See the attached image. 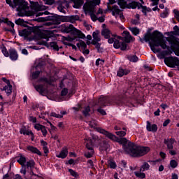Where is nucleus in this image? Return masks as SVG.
<instances>
[{
	"mask_svg": "<svg viewBox=\"0 0 179 179\" xmlns=\"http://www.w3.org/2000/svg\"><path fill=\"white\" fill-rule=\"evenodd\" d=\"M128 73H129V70L128 69L120 68L117 71V76H119L120 78H122V76L128 75Z\"/></svg>",
	"mask_w": 179,
	"mask_h": 179,
	"instance_id": "obj_25",
	"label": "nucleus"
},
{
	"mask_svg": "<svg viewBox=\"0 0 179 179\" xmlns=\"http://www.w3.org/2000/svg\"><path fill=\"white\" fill-rule=\"evenodd\" d=\"M6 2L9 6L15 9L16 8V10L18 12L19 16H26V13H27V10H29V6L27 3L23 1V0H6Z\"/></svg>",
	"mask_w": 179,
	"mask_h": 179,
	"instance_id": "obj_3",
	"label": "nucleus"
},
{
	"mask_svg": "<svg viewBox=\"0 0 179 179\" xmlns=\"http://www.w3.org/2000/svg\"><path fill=\"white\" fill-rule=\"evenodd\" d=\"M76 45L77 47H78V48H80V47H82V48H84V50L87 47V45H86V43H85V41H80V42L78 43Z\"/></svg>",
	"mask_w": 179,
	"mask_h": 179,
	"instance_id": "obj_40",
	"label": "nucleus"
},
{
	"mask_svg": "<svg viewBox=\"0 0 179 179\" xmlns=\"http://www.w3.org/2000/svg\"><path fill=\"white\" fill-rule=\"evenodd\" d=\"M176 19H179V11L177 10H173Z\"/></svg>",
	"mask_w": 179,
	"mask_h": 179,
	"instance_id": "obj_64",
	"label": "nucleus"
},
{
	"mask_svg": "<svg viewBox=\"0 0 179 179\" xmlns=\"http://www.w3.org/2000/svg\"><path fill=\"white\" fill-rule=\"evenodd\" d=\"M68 156V149L67 148H63L62 151L57 155V157H59L60 159H65Z\"/></svg>",
	"mask_w": 179,
	"mask_h": 179,
	"instance_id": "obj_24",
	"label": "nucleus"
},
{
	"mask_svg": "<svg viewBox=\"0 0 179 179\" xmlns=\"http://www.w3.org/2000/svg\"><path fill=\"white\" fill-rule=\"evenodd\" d=\"M43 80L45 82V84H41L38 85H34V88L36 89V92H38L42 96H45L47 93H48V90H47V85H48V79L43 78Z\"/></svg>",
	"mask_w": 179,
	"mask_h": 179,
	"instance_id": "obj_10",
	"label": "nucleus"
},
{
	"mask_svg": "<svg viewBox=\"0 0 179 179\" xmlns=\"http://www.w3.org/2000/svg\"><path fill=\"white\" fill-rule=\"evenodd\" d=\"M92 37L94 38V41L99 42L101 40L100 36H99V31H96L93 32Z\"/></svg>",
	"mask_w": 179,
	"mask_h": 179,
	"instance_id": "obj_37",
	"label": "nucleus"
},
{
	"mask_svg": "<svg viewBox=\"0 0 179 179\" xmlns=\"http://www.w3.org/2000/svg\"><path fill=\"white\" fill-rule=\"evenodd\" d=\"M62 31L64 33H72V34L77 36L78 38H86V36L83 33H82L80 30L75 28L72 24H69L67 27H63Z\"/></svg>",
	"mask_w": 179,
	"mask_h": 179,
	"instance_id": "obj_6",
	"label": "nucleus"
},
{
	"mask_svg": "<svg viewBox=\"0 0 179 179\" xmlns=\"http://www.w3.org/2000/svg\"><path fill=\"white\" fill-rule=\"evenodd\" d=\"M140 41L142 43H143V41L146 43L149 42L150 47L155 54L160 51V49H156L155 47H162L163 50H168L163 52L164 55H169V54L171 53L170 47L167 46L166 41L163 38V34L160 32H155L153 34H145L143 39L141 38Z\"/></svg>",
	"mask_w": 179,
	"mask_h": 179,
	"instance_id": "obj_2",
	"label": "nucleus"
},
{
	"mask_svg": "<svg viewBox=\"0 0 179 179\" xmlns=\"http://www.w3.org/2000/svg\"><path fill=\"white\" fill-rule=\"evenodd\" d=\"M41 143L43 146V149L47 148V145H48L47 142L44 141L43 140L41 141Z\"/></svg>",
	"mask_w": 179,
	"mask_h": 179,
	"instance_id": "obj_62",
	"label": "nucleus"
},
{
	"mask_svg": "<svg viewBox=\"0 0 179 179\" xmlns=\"http://www.w3.org/2000/svg\"><path fill=\"white\" fill-rule=\"evenodd\" d=\"M0 48L4 57H9V51L8 52V50L6 49V47H5V45H1Z\"/></svg>",
	"mask_w": 179,
	"mask_h": 179,
	"instance_id": "obj_34",
	"label": "nucleus"
},
{
	"mask_svg": "<svg viewBox=\"0 0 179 179\" xmlns=\"http://www.w3.org/2000/svg\"><path fill=\"white\" fill-rule=\"evenodd\" d=\"M129 30H130L134 36H138V34H139V29L137 27H129Z\"/></svg>",
	"mask_w": 179,
	"mask_h": 179,
	"instance_id": "obj_38",
	"label": "nucleus"
},
{
	"mask_svg": "<svg viewBox=\"0 0 179 179\" xmlns=\"http://www.w3.org/2000/svg\"><path fill=\"white\" fill-rule=\"evenodd\" d=\"M118 5L122 8L127 5V1L125 0H118Z\"/></svg>",
	"mask_w": 179,
	"mask_h": 179,
	"instance_id": "obj_50",
	"label": "nucleus"
},
{
	"mask_svg": "<svg viewBox=\"0 0 179 179\" xmlns=\"http://www.w3.org/2000/svg\"><path fill=\"white\" fill-rule=\"evenodd\" d=\"M41 38L43 40V41L45 45H48V47H50V48H53L55 51L59 50V47L58 46V44L57 43V42L52 41V42L48 43V41H51L52 40V36H51V34H50V33L45 32V33L41 34Z\"/></svg>",
	"mask_w": 179,
	"mask_h": 179,
	"instance_id": "obj_5",
	"label": "nucleus"
},
{
	"mask_svg": "<svg viewBox=\"0 0 179 179\" xmlns=\"http://www.w3.org/2000/svg\"><path fill=\"white\" fill-rule=\"evenodd\" d=\"M15 24H22L23 23V20L22 19H18L15 20Z\"/></svg>",
	"mask_w": 179,
	"mask_h": 179,
	"instance_id": "obj_61",
	"label": "nucleus"
},
{
	"mask_svg": "<svg viewBox=\"0 0 179 179\" xmlns=\"http://www.w3.org/2000/svg\"><path fill=\"white\" fill-rule=\"evenodd\" d=\"M164 143L166 145V148L168 150L173 149V145L174 144V139L173 138H168L164 140Z\"/></svg>",
	"mask_w": 179,
	"mask_h": 179,
	"instance_id": "obj_20",
	"label": "nucleus"
},
{
	"mask_svg": "<svg viewBox=\"0 0 179 179\" xmlns=\"http://www.w3.org/2000/svg\"><path fill=\"white\" fill-rule=\"evenodd\" d=\"M108 166L110 169H115L117 167V164L115 162L109 161Z\"/></svg>",
	"mask_w": 179,
	"mask_h": 179,
	"instance_id": "obj_47",
	"label": "nucleus"
},
{
	"mask_svg": "<svg viewBox=\"0 0 179 179\" xmlns=\"http://www.w3.org/2000/svg\"><path fill=\"white\" fill-rule=\"evenodd\" d=\"M27 150H29V152H31V153H36V155H38V156H41V152H40V150H38V149H37V148L31 145H28L27 146Z\"/></svg>",
	"mask_w": 179,
	"mask_h": 179,
	"instance_id": "obj_23",
	"label": "nucleus"
},
{
	"mask_svg": "<svg viewBox=\"0 0 179 179\" xmlns=\"http://www.w3.org/2000/svg\"><path fill=\"white\" fill-rule=\"evenodd\" d=\"M170 165H171V167H172V169H176V167L178 166V163L177 162V161L172 159L170 162Z\"/></svg>",
	"mask_w": 179,
	"mask_h": 179,
	"instance_id": "obj_44",
	"label": "nucleus"
},
{
	"mask_svg": "<svg viewBox=\"0 0 179 179\" xmlns=\"http://www.w3.org/2000/svg\"><path fill=\"white\" fill-rule=\"evenodd\" d=\"M152 1V3H151V5H152V6H157V5H159V1H160V0H151Z\"/></svg>",
	"mask_w": 179,
	"mask_h": 179,
	"instance_id": "obj_59",
	"label": "nucleus"
},
{
	"mask_svg": "<svg viewBox=\"0 0 179 179\" xmlns=\"http://www.w3.org/2000/svg\"><path fill=\"white\" fill-rule=\"evenodd\" d=\"M121 13V10L118 8V6H113L112 8V15L115 16V15H120Z\"/></svg>",
	"mask_w": 179,
	"mask_h": 179,
	"instance_id": "obj_32",
	"label": "nucleus"
},
{
	"mask_svg": "<svg viewBox=\"0 0 179 179\" xmlns=\"http://www.w3.org/2000/svg\"><path fill=\"white\" fill-rule=\"evenodd\" d=\"M131 8L132 9H136V8H142V12L144 13V15H146L148 12H149L150 9L146 8V6H142L141 3L139 2H133L131 3Z\"/></svg>",
	"mask_w": 179,
	"mask_h": 179,
	"instance_id": "obj_16",
	"label": "nucleus"
},
{
	"mask_svg": "<svg viewBox=\"0 0 179 179\" xmlns=\"http://www.w3.org/2000/svg\"><path fill=\"white\" fill-rule=\"evenodd\" d=\"M147 131L149 132H156L157 131V125L156 124H151L149 121L147 122Z\"/></svg>",
	"mask_w": 179,
	"mask_h": 179,
	"instance_id": "obj_21",
	"label": "nucleus"
},
{
	"mask_svg": "<svg viewBox=\"0 0 179 179\" xmlns=\"http://www.w3.org/2000/svg\"><path fill=\"white\" fill-rule=\"evenodd\" d=\"M122 36L125 41V43H131L134 38H132V36H131V34H129V31H124L122 34Z\"/></svg>",
	"mask_w": 179,
	"mask_h": 179,
	"instance_id": "obj_19",
	"label": "nucleus"
},
{
	"mask_svg": "<svg viewBox=\"0 0 179 179\" xmlns=\"http://www.w3.org/2000/svg\"><path fill=\"white\" fill-rule=\"evenodd\" d=\"M27 169H34V166H36V162H34V160L31 159L29 161L27 162L26 165H24Z\"/></svg>",
	"mask_w": 179,
	"mask_h": 179,
	"instance_id": "obj_31",
	"label": "nucleus"
},
{
	"mask_svg": "<svg viewBox=\"0 0 179 179\" xmlns=\"http://www.w3.org/2000/svg\"><path fill=\"white\" fill-rule=\"evenodd\" d=\"M34 128L35 129H36L37 131H41L42 134L43 136H47V129H45V126H43L40 124H36L34 125Z\"/></svg>",
	"mask_w": 179,
	"mask_h": 179,
	"instance_id": "obj_18",
	"label": "nucleus"
},
{
	"mask_svg": "<svg viewBox=\"0 0 179 179\" xmlns=\"http://www.w3.org/2000/svg\"><path fill=\"white\" fill-rule=\"evenodd\" d=\"M129 59L131 62H136L138 61V57H136L135 55L130 56V57H129Z\"/></svg>",
	"mask_w": 179,
	"mask_h": 179,
	"instance_id": "obj_48",
	"label": "nucleus"
},
{
	"mask_svg": "<svg viewBox=\"0 0 179 179\" xmlns=\"http://www.w3.org/2000/svg\"><path fill=\"white\" fill-rule=\"evenodd\" d=\"M97 111H98V113H100V114H101L102 115H106L107 114V113H106V110H104L101 108H99L97 109Z\"/></svg>",
	"mask_w": 179,
	"mask_h": 179,
	"instance_id": "obj_57",
	"label": "nucleus"
},
{
	"mask_svg": "<svg viewBox=\"0 0 179 179\" xmlns=\"http://www.w3.org/2000/svg\"><path fill=\"white\" fill-rule=\"evenodd\" d=\"M20 173L21 174H24V177L26 176V173H27V171H26V166H22V169H20Z\"/></svg>",
	"mask_w": 179,
	"mask_h": 179,
	"instance_id": "obj_56",
	"label": "nucleus"
},
{
	"mask_svg": "<svg viewBox=\"0 0 179 179\" xmlns=\"http://www.w3.org/2000/svg\"><path fill=\"white\" fill-rule=\"evenodd\" d=\"M168 41L171 45V47H173L176 55L179 57V39L174 36H172L169 38Z\"/></svg>",
	"mask_w": 179,
	"mask_h": 179,
	"instance_id": "obj_11",
	"label": "nucleus"
},
{
	"mask_svg": "<svg viewBox=\"0 0 179 179\" xmlns=\"http://www.w3.org/2000/svg\"><path fill=\"white\" fill-rule=\"evenodd\" d=\"M92 44H93V45H95L96 48L98 50V52H101V51H103V49L100 48V43L99 42H96V41H93L92 42Z\"/></svg>",
	"mask_w": 179,
	"mask_h": 179,
	"instance_id": "obj_39",
	"label": "nucleus"
},
{
	"mask_svg": "<svg viewBox=\"0 0 179 179\" xmlns=\"http://www.w3.org/2000/svg\"><path fill=\"white\" fill-rule=\"evenodd\" d=\"M71 110H73V113L76 114V113L80 110V105H78L77 107H73Z\"/></svg>",
	"mask_w": 179,
	"mask_h": 179,
	"instance_id": "obj_55",
	"label": "nucleus"
},
{
	"mask_svg": "<svg viewBox=\"0 0 179 179\" xmlns=\"http://www.w3.org/2000/svg\"><path fill=\"white\" fill-rule=\"evenodd\" d=\"M110 103H111V100H110L108 96H101L99 97L96 106H98V107H106V106H108Z\"/></svg>",
	"mask_w": 179,
	"mask_h": 179,
	"instance_id": "obj_13",
	"label": "nucleus"
},
{
	"mask_svg": "<svg viewBox=\"0 0 179 179\" xmlns=\"http://www.w3.org/2000/svg\"><path fill=\"white\" fill-rule=\"evenodd\" d=\"M46 5H54L55 0H43Z\"/></svg>",
	"mask_w": 179,
	"mask_h": 179,
	"instance_id": "obj_52",
	"label": "nucleus"
},
{
	"mask_svg": "<svg viewBox=\"0 0 179 179\" xmlns=\"http://www.w3.org/2000/svg\"><path fill=\"white\" fill-rule=\"evenodd\" d=\"M101 0H90L86 2L83 6V9L86 13H90V16L92 22H96L98 20L97 16L94 15V7L96 5L100 4Z\"/></svg>",
	"mask_w": 179,
	"mask_h": 179,
	"instance_id": "obj_4",
	"label": "nucleus"
},
{
	"mask_svg": "<svg viewBox=\"0 0 179 179\" xmlns=\"http://www.w3.org/2000/svg\"><path fill=\"white\" fill-rule=\"evenodd\" d=\"M134 174L136 177H138V178H145V177H146V175L145 174V173H142V172H134Z\"/></svg>",
	"mask_w": 179,
	"mask_h": 179,
	"instance_id": "obj_42",
	"label": "nucleus"
},
{
	"mask_svg": "<svg viewBox=\"0 0 179 179\" xmlns=\"http://www.w3.org/2000/svg\"><path fill=\"white\" fill-rule=\"evenodd\" d=\"M51 117H55V118H62V115L57 114L56 113L52 112L50 114Z\"/></svg>",
	"mask_w": 179,
	"mask_h": 179,
	"instance_id": "obj_51",
	"label": "nucleus"
},
{
	"mask_svg": "<svg viewBox=\"0 0 179 179\" xmlns=\"http://www.w3.org/2000/svg\"><path fill=\"white\" fill-rule=\"evenodd\" d=\"M88 125L91 128L96 129L99 134L105 135V136L110 139V141H117L120 145H122L124 152L132 157H142V156H145V155H147L150 151L149 147L137 146L134 143L128 141L126 138H118L115 135L101 129V127H98L96 120L89 121Z\"/></svg>",
	"mask_w": 179,
	"mask_h": 179,
	"instance_id": "obj_1",
	"label": "nucleus"
},
{
	"mask_svg": "<svg viewBox=\"0 0 179 179\" xmlns=\"http://www.w3.org/2000/svg\"><path fill=\"white\" fill-rule=\"evenodd\" d=\"M89 113H90V107L86 106L84 108V110L83 111V113L85 117H87L89 115Z\"/></svg>",
	"mask_w": 179,
	"mask_h": 179,
	"instance_id": "obj_43",
	"label": "nucleus"
},
{
	"mask_svg": "<svg viewBox=\"0 0 179 179\" xmlns=\"http://www.w3.org/2000/svg\"><path fill=\"white\" fill-rule=\"evenodd\" d=\"M110 148V144L107 141H103L100 147V150H107Z\"/></svg>",
	"mask_w": 179,
	"mask_h": 179,
	"instance_id": "obj_35",
	"label": "nucleus"
},
{
	"mask_svg": "<svg viewBox=\"0 0 179 179\" xmlns=\"http://www.w3.org/2000/svg\"><path fill=\"white\" fill-rule=\"evenodd\" d=\"M48 20H50V23L53 24H59V23H61L59 18L55 16L48 17Z\"/></svg>",
	"mask_w": 179,
	"mask_h": 179,
	"instance_id": "obj_26",
	"label": "nucleus"
},
{
	"mask_svg": "<svg viewBox=\"0 0 179 179\" xmlns=\"http://www.w3.org/2000/svg\"><path fill=\"white\" fill-rule=\"evenodd\" d=\"M3 90H4V92H6L7 96L10 95V93H12V85L10 84L6 85L3 88Z\"/></svg>",
	"mask_w": 179,
	"mask_h": 179,
	"instance_id": "obj_30",
	"label": "nucleus"
},
{
	"mask_svg": "<svg viewBox=\"0 0 179 179\" xmlns=\"http://www.w3.org/2000/svg\"><path fill=\"white\" fill-rule=\"evenodd\" d=\"M8 57L11 61H17L19 58V55H17V51L15 48H10L8 50Z\"/></svg>",
	"mask_w": 179,
	"mask_h": 179,
	"instance_id": "obj_15",
	"label": "nucleus"
},
{
	"mask_svg": "<svg viewBox=\"0 0 179 179\" xmlns=\"http://www.w3.org/2000/svg\"><path fill=\"white\" fill-rule=\"evenodd\" d=\"M17 162V163H20L22 165V166H25L24 164L26 163V157L21 155L18 157Z\"/></svg>",
	"mask_w": 179,
	"mask_h": 179,
	"instance_id": "obj_36",
	"label": "nucleus"
},
{
	"mask_svg": "<svg viewBox=\"0 0 179 179\" xmlns=\"http://www.w3.org/2000/svg\"><path fill=\"white\" fill-rule=\"evenodd\" d=\"M150 169V165L148 162H144L140 169V171H146Z\"/></svg>",
	"mask_w": 179,
	"mask_h": 179,
	"instance_id": "obj_33",
	"label": "nucleus"
},
{
	"mask_svg": "<svg viewBox=\"0 0 179 179\" xmlns=\"http://www.w3.org/2000/svg\"><path fill=\"white\" fill-rule=\"evenodd\" d=\"M69 172L70 173L71 176L73 177H75V178H78L79 177V175L78 173H76L75 171L72 169H69Z\"/></svg>",
	"mask_w": 179,
	"mask_h": 179,
	"instance_id": "obj_45",
	"label": "nucleus"
},
{
	"mask_svg": "<svg viewBox=\"0 0 179 179\" xmlns=\"http://www.w3.org/2000/svg\"><path fill=\"white\" fill-rule=\"evenodd\" d=\"M104 64V60L98 59L96 61V66H99V65H103Z\"/></svg>",
	"mask_w": 179,
	"mask_h": 179,
	"instance_id": "obj_53",
	"label": "nucleus"
},
{
	"mask_svg": "<svg viewBox=\"0 0 179 179\" xmlns=\"http://www.w3.org/2000/svg\"><path fill=\"white\" fill-rule=\"evenodd\" d=\"M62 96H66L68 94V90L67 89H63L61 92Z\"/></svg>",
	"mask_w": 179,
	"mask_h": 179,
	"instance_id": "obj_60",
	"label": "nucleus"
},
{
	"mask_svg": "<svg viewBox=\"0 0 179 179\" xmlns=\"http://www.w3.org/2000/svg\"><path fill=\"white\" fill-rule=\"evenodd\" d=\"M168 150H169V153L171 155V156H176V155H177V151L176 150L171 149Z\"/></svg>",
	"mask_w": 179,
	"mask_h": 179,
	"instance_id": "obj_58",
	"label": "nucleus"
},
{
	"mask_svg": "<svg viewBox=\"0 0 179 179\" xmlns=\"http://www.w3.org/2000/svg\"><path fill=\"white\" fill-rule=\"evenodd\" d=\"M65 8H69V3L66 0H60L57 3V9L59 12L65 13Z\"/></svg>",
	"mask_w": 179,
	"mask_h": 179,
	"instance_id": "obj_14",
	"label": "nucleus"
},
{
	"mask_svg": "<svg viewBox=\"0 0 179 179\" xmlns=\"http://www.w3.org/2000/svg\"><path fill=\"white\" fill-rule=\"evenodd\" d=\"M164 62L166 65L170 66L171 68H176V66H179V59L177 57H166L164 59Z\"/></svg>",
	"mask_w": 179,
	"mask_h": 179,
	"instance_id": "obj_12",
	"label": "nucleus"
},
{
	"mask_svg": "<svg viewBox=\"0 0 179 179\" xmlns=\"http://www.w3.org/2000/svg\"><path fill=\"white\" fill-rule=\"evenodd\" d=\"M20 134L23 135H31V141H34V134L31 131L26 130V129H21Z\"/></svg>",
	"mask_w": 179,
	"mask_h": 179,
	"instance_id": "obj_29",
	"label": "nucleus"
},
{
	"mask_svg": "<svg viewBox=\"0 0 179 179\" xmlns=\"http://www.w3.org/2000/svg\"><path fill=\"white\" fill-rule=\"evenodd\" d=\"M169 16V11H167V9H165V10L161 13V17L163 19H165V17H167Z\"/></svg>",
	"mask_w": 179,
	"mask_h": 179,
	"instance_id": "obj_49",
	"label": "nucleus"
},
{
	"mask_svg": "<svg viewBox=\"0 0 179 179\" xmlns=\"http://www.w3.org/2000/svg\"><path fill=\"white\" fill-rule=\"evenodd\" d=\"M131 23L132 24H139V20H136V19L132 20Z\"/></svg>",
	"mask_w": 179,
	"mask_h": 179,
	"instance_id": "obj_63",
	"label": "nucleus"
},
{
	"mask_svg": "<svg viewBox=\"0 0 179 179\" xmlns=\"http://www.w3.org/2000/svg\"><path fill=\"white\" fill-rule=\"evenodd\" d=\"M31 34V30L25 29L20 32V36L22 37H27Z\"/></svg>",
	"mask_w": 179,
	"mask_h": 179,
	"instance_id": "obj_28",
	"label": "nucleus"
},
{
	"mask_svg": "<svg viewBox=\"0 0 179 179\" xmlns=\"http://www.w3.org/2000/svg\"><path fill=\"white\" fill-rule=\"evenodd\" d=\"M39 76H40V71H35L32 74V78L33 79H37V78H38Z\"/></svg>",
	"mask_w": 179,
	"mask_h": 179,
	"instance_id": "obj_54",
	"label": "nucleus"
},
{
	"mask_svg": "<svg viewBox=\"0 0 179 179\" xmlns=\"http://www.w3.org/2000/svg\"><path fill=\"white\" fill-rule=\"evenodd\" d=\"M116 135L120 137L125 136L127 135V133L124 131H119L115 132Z\"/></svg>",
	"mask_w": 179,
	"mask_h": 179,
	"instance_id": "obj_46",
	"label": "nucleus"
},
{
	"mask_svg": "<svg viewBox=\"0 0 179 179\" xmlns=\"http://www.w3.org/2000/svg\"><path fill=\"white\" fill-rule=\"evenodd\" d=\"M31 9L34 12H39L37 13L36 16V17L38 16H42V15H48V11L43 12V10H45L47 9V7L44 5H41L38 3V2H34L31 4Z\"/></svg>",
	"mask_w": 179,
	"mask_h": 179,
	"instance_id": "obj_7",
	"label": "nucleus"
},
{
	"mask_svg": "<svg viewBox=\"0 0 179 179\" xmlns=\"http://www.w3.org/2000/svg\"><path fill=\"white\" fill-rule=\"evenodd\" d=\"M108 43L109 44H113V43H114V48H120L122 51H125V50H127V43L117 40L115 36L108 38Z\"/></svg>",
	"mask_w": 179,
	"mask_h": 179,
	"instance_id": "obj_8",
	"label": "nucleus"
},
{
	"mask_svg": "<svg viewBox=\"0 0 179 179\" xmlns=\"http://www.w3.org/2000/svg\"><path fill=\"white\" fill-rule=\"evenodd\" d=\"M76 20H79V15H69L62 18V22H69L70 23H75Z\"/></svg>",
	"mask_w": 179,
	"mask_h": 179,
	"instance_id": "obj_17",
	"label": "nucleus"
},
{
	"mask_svg": "<svg viewBox=\"0 0 179 179\" xmlns=\"http://www.w3.org/2000/svg\"><path fill=\"white\" fill-rule=\"evenodd\" d=\"M73 2V7L76 8V9H79L82 5H83V0H71Z\"/></svg>",
	"mask_w": 179,
	"mask_h": 179,
	"instance_id": "obj_27",
	"label": "nucleus"
},
{
	"mask_svg": "<svg viewBox=\"0 0 179 179\" xmlns=\"http://www.w3.org/2000/svg\"><path fill=\"white\" fill-rule=\"evenodd\" d=\"M33 176H36L37 175L34 174V172H33V171L31 170V171L29 173H27V175H25L24 176V178L25 179H33Z\"/></svg>",
	"mask_w": 179,
	"mask_h": 179,
	"instance_id": "obj_41",
	"label": "nucleus"
},
{
	"mask_svg": "<svg viewBox=\"0 0 179 179\" xmlns=\"http://www.w3.org/2000/svg\"><path fill=\"white\" fill-rule=\"evenodd\" d=\"M101 35L104 36V38H110L113 36L111 31L107 28H104L101 31Z\"/></svg>",
	"mask_w": 179,
	"mask_h": 179,
	"instance_id": "obj_22",
	"label": "nucleus"
},
{
	"mask_svg": "<svg viewBox=\"0 0 179 179\" xmlns=\"http://www.w3.org/2000/svg\"><path fill=\"white\" fill-rule=\"evenodd\" d=\"M85 143L87 150L85 152V156L87 157V159H90V157H93V155H94V150L93 149V141L90 138H86Z\"/></svg>",
	"mask_w": 179,
	"mask_h": 179,
	"instance_id": "obj_9",
	"label": "nucleus"
}]
</instances>
